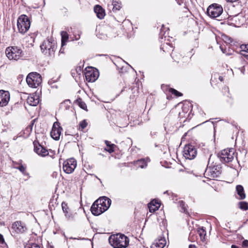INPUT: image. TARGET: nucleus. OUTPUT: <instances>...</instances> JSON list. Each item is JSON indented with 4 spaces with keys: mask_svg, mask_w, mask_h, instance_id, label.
<instances>
[{
    "mask_svg": "<svg viewBox=\"0 0 248 248\" xmlns=\"http://www.w3.org/2000/svg\"><path fill=\"white\" fill-rule=\"evenodd\" d=\"M42 52L46 56L53 57L57 49V42L50 37L43 41L40 46Z\"/></svg>",
    "mask_w": 248,
    "mask_h": 248,
    "instance_id": "1",
    "label": "nucleus"
},
{
    "mask_svg": "<svg viewBox=\"0 0 248 248\" xmlns=\"http://www.w3.org/2000/svg\"><path fill=\"white\" fill-rule=\"evenodd\" d=\"M109 244L114 248H125L129 245V239L123 234L111 235L108 239Z\"/></svg>",
    "mask_w": 248,
    "mask_h": 248,
    "instance_id": "2",
    "label": "nucleus"
},
{
    "mask_svg": "<svg viewBox=\"0 0 248 248\" xmlns=\"http://www.w3.org/2000/svg\"><path fill=\"white\" fill-rule=\"evenodd\" d=\"M5 54L10 60L17 61L25 57L22 49L17 46L7 47L5 50Z\"/></svg>",
    "mask_w": 248,
    "mask_h": 248,
    "instance_id": "3",
    "label": "nucleus"
},
{
    "mask_svg": "<svg viewBox=\"0 0 248 248\" xmlns=\"http://www.w3.org/2000/svg\"><path fill=\"white\" fill-rule=\"evenodd\" d=\"M212 158L210 157L209 159L207 168L205 172L209 173V176L212 178H217L219 176L221 173V167L220 165L212 162Z\"/></svg>",
    "mask_w": 248,
    "mask_h": 248,
    "instance_id": "4",
    "label": "nucleus"
},
{
    "mask_svg": "<svg viewBox=\"0 0 248 248\" xmlns=\"http://www.w3.org/2000/svg\"><path fill=\"white\" fill-rule=\"evenodd\" d=\"M17 25L19 32L24 33L29 30L31 22L27 16L22 15L18 17Z\"/></svg>",
    "mask_w": 248,
    "mask_h": 248,
    "instance_id": "5",
    "label": "nucleus"
},
{
    "mask_svg": "<svg viewBox=\"0 0 248 248\" xmlns=\"http://www.w3.org/2000/svg\"><path fill=\"white\" fill-rule=\"evenodd\" d=\"M26 81L30 87L37 88L42 83V78L39 74L36 72H32L27 76Z\"/></svg>",
    "mask_w": 248,
    "mask_h": 248,
    "instance_id": "6",
    "label": "nucleus"
},
{
    "mask_svg": "<svg viewBox=\"0 0 248 248\" xmlns=\"http://www.w3.org/2000/svg\"><path fill=\"white\" fill-rule=\"evenodd\" d=\"M223 12L222 6L216 3L210 5L207 9L208 15L212 18L218 17Z\"/></svg>",
    "mask_w": 248,
    "mask_h": 248,
    "instance_id": "7",
    "label": "nucleus"
},
{
    "mask_svg": "<svg viewBox=\"0 0 248 248\" xmlns=\"http://www.w3.org/2000/svg\"><path fill=\"white\" fill-rule=\"evenodd\" d=\"M218 156L220 158L221 161H224L226 163L230 162L234 158V150L233 149H224L221 151L220 153L218 154Z\"/></svg>",
    "mask_w": 248,
    "mask_h": 248,
    "instance_id": "8",
    "label": "nucleus"
},
{
    "mask_svg": "<svg viewBox=\"0 0 248 248\" xmlns=\"http://www.w3.org/2000/svg\"><path fill=\"white\" fill-rule=\"evenodd\" d=\"M77 166V161L73 158L67 159L63 163V171L70 174L74 171Z\"/></svg>",
    "mask_w": 248,
    "mask_h": 248,
    "instance_id": "9",
    "label": "nucleus"
},
{
    "mask_svg": "<svg viewBox=\"0 0 248 248\" xmlns=\"http://www.w3.org/2000/svg\"><path fill=\"white\" fill-rule=\"evenodd\" d=\"M197 155V150L194 146L191 144L185 146L183 151V155L188 159H192L195 157Z\"/></svg>",
    "mask_w": 248,
    "mask_h": 248,
    "instance_id": "10",
    "label": "nucleus"
},
{
    "mask_svg": "<svg viewBox=\"0 0 248 248\" xmlns=\"http://www.w3.org/2000/svg\"><path fill=\"white\" fill-rule=\"evenodd\" d=\"M12 229L17 233H22L27 229L25 224L21 221H16L12 225Z\"/></svg>",
    "mask_w": 248,
    "mask_h": 248,
    "instance_id": "11",
    "label": "nucleus"
},
{
    "mask_svg": "<svg viewBox=\"0 0 248 248\" xmlns=\"http://www.w3.org/2000/svg\"><path fill=\"white\" fill-rule=\"evenodd\" d=\"M34 151L38 155L45 156L48 155V152L45 147L42 146L37 141L33 142Z\"/></svg>",
    "mask_w": 248,
    "mask_h": 248,
    "instance_id": "12",
    "label": "nucleus"
},
{
    "mask_svg": "<svg viewBox=\"0 0 248 248\" xmlns=\"http://www.w3.org/2000/svg\"><path fill=\"white\" fill-rule=\"evenodd\" d=\"M10 98V96L9 92L0 90V107L6 106L9 102Z\"/></svg>",
    "mask_w": 248,
    "mask_h": 248,
    "instance_id": "13",
    "label": "nucleus"
},
{
    "mask_svg": "<svg viewBox=\"0 0 248 248\" xmlns=\"http://www.w3.org/2000/svg\"><path fill=\"white\" fill-rule=\"evenodd\" d=\"M62 130V128L57 123H54L50 133L51 137L55 140H59Z\"/></svg>",
    "mask_w": 248,
    "mask_h": 248,
    "instance_id": "14",
    "label": "nucleus"
},
{
    "mask_svg": "<svg viewBox=\"0 0 248 248\" xmlns=\"http://www.w3.org/2000/svg\"><path fill=\"white\" fill-rule=\"evenodd\" d=\"M111 201L107 197H102L96 200V203H99L104 208L105 211L108 210L111 204Z\"/></svg>",
    "mask_w": 248,
    "mask_h": 248,
    "instance_id": "15",
    "label": "nucleus"
},
{
    "mask_svg": "<svg viewBox=\"0 0 248 248\" xmlns=\"http://www.w3.org/2000/svg\"><path fill=\"white\" fill-rule=\"evenodd\" d=\"M91 210L95 216H99L105 212L104 208L95 201L91 206Z\"/></svg>",
    "mask_w": 248,
    "mask_h": 248,
    "instance_id": "16",
    "label": "nucleus"
},
{
    "mask_svg": "<svg viewBox=\"0 0 248 248\" xmlns=\"http://www.w3.org/2000/svg\"><path fill=\"white\" fill-rule=\"evenodd\" d=\"M150 161V159L148 157L146 158H141L134 162V165L139 167L143 169L147 167V163Z\"/></svg>",
    "mask_w": 248,
    "mask_h": 248,
    "instance_id": "17",
    "label": "nucleus"
},
{
    "mask_svg": "<svg viewBox=\"0 0 248 248\" xmlns=\"http://www.w3.org/2000/svg\"><path fill=\"white\" fill-rule=\"evenodd\" d=\"M85 77L86 80L88 82H94L98 77V73H94L93 72L89 71L85 73Z\"/></svg>",
    "mask_w": 248,
    "mask_h": 248,
    "instance_id": "18",
    "label": "nucleus"
},
{
    "mask_svg": "<svg viewBox=\"0 0 248 248\" xmlns=\"http://www.w3.org/2000/svg\"><path fill=\"white\" fill-rule=\"evenodd\" d=\"M94 11L96 13L97 16L100 19H102L105 15L104 9L99 5H96L94 6Z\"/></svg>",
    "mask_w": 248,
    "mask_h": 248,
    "instance_id": "19",
    "label": "nucleus"
},
{
    "mask_svg": "<svg viewBox=\"0 0 248 248\" xmlns=\"http://www.w3.org/2000/svg\"><path fill=\"white\" fill-rule=\"evenodd\" d=\"M39 102V99L37 96H30L27 99V103L32 106H37Z\"/></svg>",
    "mask_w": 248,
    "mask_h": 248,
    "instance_id": "20",
    "label": "nucleus"
},
{
    "mask_svg": "<svg viewBox=\"0 0 248 248\" xmlns=\"http://www.w3.org/2000/svg\"><path fill=\"white\" fill-rule=\"evenodd\" d=\"M236 191L237 195L239 196L238 198V199L243 200L246 198V194L243 186L241 185H237L236 186Z\"/></svg>",
    "mask_w": 248,
    "mask_h": 248,
    "instance_id": "21",
    "label": "nucleus"
},
{
    "mask_svg": "<svg viewBox=\"0 0 248 248\" xmlns=\"http://www.w3.org/2000/svg\"><path fill=\"white\" fill-rule=\"evenodd\" d=\"M161 49L166 53H169L173 51L172 46L169 42H164L161 46Z\"/></svg>",
    "mask_w": 248,
    "mask_h": 248,
    "instance_id": "22",
    "label": "nucleus"
},
{
    "mask_svg": "<svg viewBox=\"0 0 248 248\" xmlns=\"http://www.w3.org/2000/svg\"><path fill=\"white\" fill-rule=\"evenodd\" d=\"M166 245V240L164 239H159L155 243H153L151 248H163Z\"/></svg>",
    "mask_w": 248,
    "mask_h": 248,
    "instance_id": "23",
    "label": "nucleus"
},
{
    "mask_svg": "<svg viewBox=\"0 0 248 248\" xmlns=\"http://www.w3.org/2000/svg\"><path fill=\"white\" fill-rule=\"evenodd\" d=\"M62 207L63 212L65 214V217L68 219L73 218V217L72 215L70 213H69V209L67 206V204L64 202H62Z\"/></svg>",
    "mask_w": 248,
    "mask_h": 248,
    "instance_id": "24",
    "label": "nucleus"
},
{
    "mask_svg": "<svg viewBox=\"0 0 248 248\" xmlns=\"http://www.w3.org/2000/svg\"><path fill=\"white\" fill-rule=\"evenodd\" d=\"M159 207L160 203L159 202H157L156 204H155L154 201H153L148 204L149 210L151 213L155 212L158 209Z\"/></svg>",
    "mask_w": 248,
    "mask_h": 248,
    "instance_id": "25",
    "label": "nucleus"
},
{
    "mask_svg": "<svg viewBox=\"0 0 248 248\" xmlns=\"http://www.w3.org/2000/svg\"><path fill=\"white\" fill-rule=\"evenodd\" d=\"M112 4L113 5L112 10L113 11L120 10L121 8V3L117 0H113Z\"/></svg>",
    "mask_w": 248,
    "mask_h": 248,
    "instance_id": "26",
    "label": "nucleus"
},
{
    "mask_svg": "<svg viewBox=\"0 0 248 248\" xmlns=\"http://www.w3.org/2000/svg\"><path fill=\"white\" fill-rule=\"evenodd\" d=\"M62 35V46H63L64 45V41H66L68 39V36L66 31H62L61 32Z\"/></svg>",
    "mask_w": 248,
    "mask_h": 248,
    "instance_id": "27",
    "label": "nucleus"
},
{
    "mask_svg": "<svg viewBox=\"0 0 248 248\" xmlns=\"http://www.w3.org/2000/svg\"><path fill=\"white\" fill-rule=\"evenodd\" d=\"M179 205L180 207H181V212H184L186 214H189L188 212L187 211L186 208V206L183 201H181L179 202Z\"/></svg>",
    "mask_w": 248,
    "mask_h": 248,
    "instance_id": "28",
    "label": "nucleus"
},
{
    "mask_svg": "<svg viewBox=\"0 0 248 248\" xmlns=\"http://www.w3.org/2000/svg\"><path fill=\"white\" fill-rule=\"evenodd\" d=\"M77 102L80 108L85 110L87 109V106L85 102L82 101L81 99L79 98L78 99H77Z\"/></svg>",
    "mask_w": 248,
    "mask_h": 248,
    "instance_id": "29",
    "label": "nucleus"
},
{
    "mask_svg": "<svg viewBox=\"0 0 248 248\" xmlns=\"http://www.w3.org/2000/svg\"><path fill=\"white\" fill-rule=\"evenodd\" d=\"M198 232L201 237V239H204L206 235V232L203 228H200L198 230Z\"/></svg>",
    "mask_w": 248,
    "mask_h": 248,
    "instance_id": "30",
    "label": "nucleus"
},
{
    "mask_svg": "<svg viewBox=\"0 0 248 248\" xmlns=\"http://www.w3.org/2000/svg\"><path fill=\"white\" fill-rule=\"evenodd\" d=\"M239 208L241 209L244 210H247L248 209V203L245 202H241L239 203Z\"/></svg>",
    "mask_w": 248,
    "mask_h": 248,
    "instance_id": "31",
    "label": "nucleus"
},
{
    "mask_svg": "<svg viewBox=\"0 0 248 248\" xmlns=\"http://www.w3.org/2000/svg\"><path fill=\"white\" fill-rule=\"evenodd\" d=\"M170 92L172 94H174L176 96H181L182 95V94L177 91V90L173 89V88H170L169 89Z\"/></svg>",
    "mask_w": 248,
    "mask_h": 248,
    "instance_id": "32",
    "label": "nucleus"
},
{
    "mask_svg": "<svg viewBox=\"0 0 248 248\" xmlns=\"http://www.w3.org/2000/svg\"><path fill=\"white\" fill-rule=\"evenodd\" d=\"M25 248H40V247L37 244L29 243L25 246Z\"/></svg>",
    "mask_w": 248,
    "mask_h": 248,
    "instance_id": "33",
    "label": "nucleus"
},
{
    "mask_svg": "<svg viewBox=\"0 0 248 248\" xmlns=\"http://www.w3.org/2000/svg\"><path fill=\"white\" fill-rule=\"evenodd\" d=\"M79 128H81L82 130L84 129L87 125V123L86 122V120H83L81 122H80L79 124Z\"/></svg>",
    "mask_w": 248,
    "mask_h": 248,
    "instance_id": "34",
    "label": "nucleus"
},
{
    "mask_svg": "<svg viewBox=\"0 0 248 248\" xmlns=\"http://www.w3.org/2000/svg\"><path fill=\"white\" fill-rule=\"evenodd\" d=\"M16 169L19 170L21 172H22L23 174L25 173L26 172V168L24 167L23 165H20L18 167H16Z\"/></svg>",
    "mask_w": 248,
    "mask_h": 248,
    "instance_id": "35",
    "label": "nucleus"
},
{
    "mask_svg": "<svg viewBox=\"0 0 248 248\" xmlns=\"http://www.w3.org/2000/svg\"><path fill=\"white\" fill-rule=\"evenodd\" d=\"M240 48L241 49L242 51H246V50L248 51V44L245 45L243 44L240 46Z\"/></svg>",
    "mask_w": 248,
    "mask_h": 248,
    "instance_id": "36",
    "label": "nucleus"
},
{
    "mask_svg": "<svg viewBox=\"0 0 248 248\" xmlns=\"http://www.w3.org/2000/svg\"><path fill=\"white\" fill-rule=\"evenodd\" d=\"M113 147L114 146H110L109 147H107V148H106L105 150L109 153H111L113 152H114Z\"/></svg>",
    "mask_w": 248,
    "mask_h": 248,
    "instance_id": "37",
    "label": "nucleus"
},
{
    "mask_svg": "<svg viewBox=\"0 0 248 248\" xmlns=\"http://www.w3.org/2000/svg\"><path fill=\"white\" fill-rule=\"evenodd\" d=\"M0 244L3 245L6 244L3 236L2 234L0 233Z\"/></svg>",
    "mask_w": 248,
    "mask_h": 248,
    "instance_id": "38",
    "label": "nucleus"
},
{
    "mask_svg": "<svg viewBox=\"0 0 248 248\" xmlns=\"http://www.w3.org/2000/svg\"><path fill=\"white\" fill-rule=\"evenodd\" d=\"M242 246L244 247H248V240H245L242 242Z\"/></svg>",
    "mask_w": 248,
    "mask_h": 248,
    "instance_id": "39",
    "label": "nucleus"
},
{
    "mask_svg": "<svg viewBox=\"0 0 248 248\" xmlns=\"http://www.w3.org/2000/svg\"><path fill=\"white\" fill-rule=\"evenodd\" d=\"M244 53H242L241 54L247 59H248V51H243Z\"/></svg>",
    "mask_w": 248,
    "mask_h": 248,
    "instance_id": "40",
    "label": "nucleus"
},
{
    "mask_svg": "<svg viewBox=\"0 0 248 248\" xmlns=\"http://www.w3.org/2000/svg\"><path fill=\"white\" fill-rule=\"evenodd\" d=\"M226 38V40H225V42L227 43L230 44L232 42V40L230 38H228V37H225Z\"/></svg>",
    "mask_w": 248,
    "mask_h": 248,
    "instance_id": "41",
    "label": "nucleus"
},
{
    "mask_svg": "<svg viewBox=\"0 0 248 248\" xmlns=\"http://www.w3.org/2000/svg\"><path fill=\"white\" fill-rule=\"evenodd\" d=\"M105 143L107 145V147H110V146H114V145L113 144H110V142L108 141V140H106L105 141Z\"/></svg>",
    "mask_w": 248,
    "mask_h": 248,
    "instance_id": "42",
    "label": "nucleus"
},
{
    "mask_svg": "<svg viewBox=\"0 0 248 248\" xmlns=\"http://www.w3.org/2000/svg\"><path fill=\"white\" fill-rule=\"evenodd\" d=\"M228 2H234L238 1V0H226Z\"/></svg>",
    "mask_w": 248,
    "mask_h": 248,
    "instance_id": "43",
    "label": "nucleus"
},
{
    "mask_svg": "<svg viewBox=\"0 0 248 248\" xmlns=\"http://www.w3.org/2000/svg\"><path fill=\"white\" fill-rule=\"evenodd\" d=\"M59 53H64V48L61 47L60 51H59Z\"/></svg>",
    "mask_w": 248,
    "mask_h": 248,
    "instance_id": "44",
    "label": "nucleus"
},
{
    "mask_svg": "<svg viewBox=\"0 0 248 248\" xmlns=\"http://www.w3.org/2000/svg\"><path fill=\"white\" fill-rule=\"evenodd\" d=\"M174 53H172V54L171 55V57L173 59H174V60L175 61L177 62V59L174 58Z\"/></svg>",
    "mask_w": 248,
    "mask_h": 248,
    "instance_id": "45",
    "label": "nucleus"
},
{
    "mask_svg": "<svg viewBox=\"0 0 248 248\" xmlns=\"http://www.w3.org/2000/svg\"><path fill=\"white\" fill-rule=\"evenodd\" d=\"M188 248H196V247L194 245H189Z\"/></svg>",
    "mask_w": 248,
    "mask_h": 248,
    "instance_id": "46",
    "label": "nucleus"
},
{
    "mask_svg": "<svg viewBox=\"0 0 248 248\" xmlns=\"http://www.w3.org/2000/svg\"><path fill=\"white\" fill-rule=\"evenodd\" d=\"M218 79L220 81H223V78L221 76H219L218 77Z\"/></svg>",
    "mask_w": 248,
    "mask_h": 248,
    "instance_id": "47",
    "label": "nucleus"
},
{
    "mask_svg": "<svg viewBox=\"0 0 248 248\" xmlns=\"http://www.w3.org/2000/svg\"><path fill=\"white\" fill-rule=\"evenodd\" d=\"M231 248H239L238 246H236V245H232L231 246Z\"/></svg>",
    "mask_w": 248,
    "mask_h": 248,
    "instance_id": "48",
    "label": "nucleus"
},
{
    "mask_svg": "<svg viewBox=\"0 0 248 248\" xmlns=\"http://www.w3.org/2000/svg\"><path fill=\"white\" fill-rule=\"evenodd\" d=\"M202 173L196 175V176H201Z\"/></svg>",
    "mask_w": 248,
    "mask_h": 248,
    "instance_id": "49",
    "label": "nucleus"
},
{
    "mask_svg": "<svg viewBox=\"0 0 248 248\" xmlns=\"http://www.w3.org/2000/svg\"><path fill=\"white\" fill-rule=\"evenodd\" d=\"M157 202H156V201H154V204H156V203Z\"/></svg>",
    "mask_w": 248,
    "mask_h": 248,
    "instance_id": "50",
    "label": "nucleus"
},
{
    "mask_svg": "<svg viewBox=\"0 0 248 248\" xmlns=\"http://www.w3.org/2000/svg\"><path fill=\"white\" fill-rule=\"evenodd\" d=\"M213 76H212V78H211V81H213Z\"/></svg>",
    "mask_w": 248,
    "mask_h": 248,
    "instance_id": "51",
    "label": "nucleus"
},
{
    "mask_svg": "<svg viewBox=\"0 0 248 248\" xmlns=\"http://www.w3.org/2000/svg\"><path fill=\"white\" fill-rule=\"evenodd\" d=\"M166 36H165V41H166Z\"/></svg>",
    "mask_w": 248,
    "mask_h": 248,
    "instance_id": "52",
    "label": "nucleus"
}]
</instances>
